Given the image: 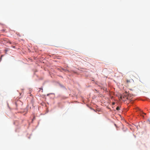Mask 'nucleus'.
<instances>
[{"label": "nucleus", "instance_id": "f257e3e1", "mask_svg": "<svg viewBox=\"0 0 150 150\" xmlns=\"http://www.w3.org/2000/svg\"><path fill=\"white\" fill-rule=\"evenodd\" d=\"M132 96H133L132 95H131L129 93H128L127 91H126L125 92V94L121 96L120 98L122 99V98H123L126 97L127 99H130L132 98Z\"/></svg>", "mask_w": 150, "mask_h": 150}, {"label": "nucleus", "instance_id": "39448f33", "mask_svg": "<svg viewBox=\"0 0 150 150\" xmlns=\"http://www.w3.org/2000/svg\"><path fill=\"white\" fill-rule=\"evenodd\" d=\"M3 56V55H1V57H0V60H1V58H2V57Z\"/></svg>", "mask_w": 150, "mask_h": 150}, {"label": "nucleus", "instance_id": "20e7f679", "mask_svg": "<svg viewBox=\"0 0 150 150\" xmlns=\"http://www.w3.org/2000/svg\"><path fill=\"white\" fill-rule=\"evenodd\" d=\"M40 90H39V91H41V92H43V89L42 88H40Z\"/></svg>", "mask_w": 150, "mask_h": 150}, {"label": "nucleus", "instance_id": "7ed1b4c3", "mask_svg": "<svg viewBox=\"0 0 150 150\" xmlns=\"http://www.w3.org/2000/svg\"><path fill=\"white\" fill-rule=\"evenodd\" d=\"M120 107L119 106H117L116 108V109L117 110H120Z\"/></svg>", "mask_w": 150, "mask_h": 150}, {"label": "nucleus", "instance_id": "423d86ee", "mask_svg": "<svg viewBox=\"0 0 150 150\" xmlns=\"http://www.w3.org/2000/svg\"><path fill=\"white\" fill-rule=\"evenodd\" d=\"M12 47H15V46H12Z\"/></svg>", "mask_w": 150, "mask_h": 150}, {"label": "nucleus", "instance_id": "f03ea898", "mask_svg": "<svg viewBox=\"0 0 150 150\" xmlns=\"http://www.w3.org/2000/svg\"><path fill=\"white\" fill-rule=\"evenodd\" d=\"M126 81H127V83H131V82L132 83L133 82V80L132 79H130L129 80H127Z\"/></svg>", "mask_w": 150, "mask_h": 150}]
</instances>
